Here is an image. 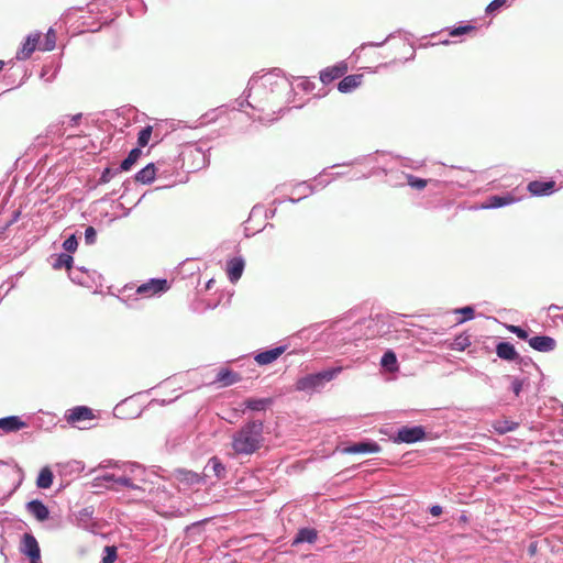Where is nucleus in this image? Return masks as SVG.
I'll return each instance as SVG.
<instances>
[{
  "instance_id": "nucleus-41",
  "label": "nucleus",
  "mask_w": 563,
  "mask_h": 563,
  "mask_svg": "<svg viewBox=\"0 0 563 563\" xmlns=\"http://www.w3.org/2000/svg\"><path fill=\"white\" fill-rule=\"evenodd\" d=\"M459 312L464 316L463 321L471 320L474 317V309L472 307H464L460 309Z\"/></svg>"
},
{
  "instance_id": "nucleus-39",
  "label": "nucleus",
  "mask_w": 563,
  "mask_h": 563,
  "mask_svg": "<svg viewBox=\"0 0 563 563\" xmlns=\"http://www.w3.org/2000/svg\"><path fill=\"white\" fill-rule=\"evenodd\" d=\"M97 232L93 227H88L85 231V241L87 244H93L96 242Z\"/></svg>"
},
{
  "instance_id": "nucleus-12",
  "label": "nucleus",
  "mask_w": 563,
  "mask_h": 563,
  "mask_svg": "<svg viewBox=\"0 0 563 563\" xmlns=\"http://www.w3.org/2000/svg\"><path fill=\"white\" fill-rule=\"evenodd\" d=\"M363 82V75L355 74L344 76L343 79L339 82L338 89L342 93H349L360 87Z\"/></svg>"
},
{
  "instance_id": "nucleus-19",
  "label": "nucleus",
  "mask_w": 563,
  "mask_h": 563,
  "mask_svg": "<svg viewBox=\"0 0 563 563\" xmlns=\"http://www.w3.org/2000/svg\"><path fill=\"white\" fill-rule=\"evenodd\" d=\"M26 427V423L16 416L0 419V429L4 432H14Z\"/></svg>"
},
{
  "instance_id": "nucleus-2",
  "label": "nucleus",
  "mask_w": 563,
  "mask_h": 563,
  "mask_svg": "<svg viewBox=\"0 0 563 563\" xmlns=\"http://www.w3.org/2000/svg\"><path fill=\"white\" fill-rule=\"evenodd\" d=\"M338 374V368L310 374L301 377L296 383L297 390H309L319 387L323 382L331 380Z\"/></svg>"
},
{
  "instance_id": "nucleus-37",
  "label": "nucleus",
  "mask_w": 563,
  "mask_h": 563,
  "mask_svg": "<svg viewBox=\"0 0 563 563\" xmlns=\"http://www.w3.org/2000/svg\"><path fill=\"white\" fill-rule=\"evenodd\" d=\"M473 30H475V26H473V25L459 26V27L452 29L450 31V35L451 36H460V35L466 34Z\"/></svg>"
},
{
  "instance_id": "nucleus-45",
  "label": "nucleus",
  "mask_w": 563,
  "mask_h": 563,
  "mask_svg": "<svg viewBox=\"0 0 563 563\" xmlns=\"http://www.w3.org/2000/svg\"><path fill=\"white\" fill-rule=\"evenodd\" d=\"M3 67H4V62L0 60V73L2 71Z\"/></svg>"
},
{
  "instance_id": "nucleus-14",
  "label": "nucleus",
  "mask_w": 563,
  "mask_h": 563,
  "mask_svg": "<svg viewBox=\"0 0 563 563\" xmlns=\"http://www.w3.org/2000/svg\"><path fill=\"white\" fill-rule=\"evenodd\" d=\"M285 351L286 346H277L268 351L260 352L256 354L255 361L260 365H267L276 361Z\"/></svg>"
},
{
  "instance_id": "nucleus-3",
  "label": "nucleus",
  "mask_w": 563,
  "mask_h": 563,
  "mask_svg": "<svg viewBox=\"0 0 563 563\" xmlns=\"http://www.w3.org/2000/svg\"><path fill=\"white\" fill-rule=\"evenodd\" d=\"M349 70L345 62H340L336 65L329 66L320 71V80L323 85H329L332 81L343 77Z\"/></svg>"
},
{
  "instance_id": "nucleus-42",
  "label": "nucleus",
  "mask_w": 563,
  "mask_h": 563,
  "mask_svg": "<svg viewBox=\"0 0 563 563\" xmlns=\"http://www.w3.org/2000/svg\"><path fill=\"white\" fill-rule=\"evenodd\" d=\"M113 177V172L111 168H106L101 176H100V181L106 184V183H109L111 180V178Z\"/></svg>"
},
{
  "instance_id": "nucleus-6",
  "label": "nucleus",
  "mask_w": 563,
  "mask_h": 563,
  "mask_svg": "<svg viewBox=\"0 0 563 563\" xmlns=\"http://www.w3.org/2000/svg\"><path fill=\"white\" fill-rule=\"evenodd\" d=\"M65 417L68 423L76 424L85 420H92L95 418V415L92 412V409H90L89 407L77 406L69 409Z\"/></svg>"
},
{
  "instance_id": "nucleus-34",
  "label": "nucleus",
  "mask_w": 563,
  "mask_h": 563,
  "mask_svg": "<svg viewBox=\"0 0 563 563\" xmlns=\"http://www.w3.org/2000/svg\"><path fill=\"white\" fill-rule=\"evenodd\" d=\"M471 345V341L468 336L460 335L454 340L453 346L459 351L465 350Z\"/></svg>"
},
{
  "instance_id": "nucleus-43",
  "label": "nucleus",
  "mask_w": 563,
  "mask_h": 563,
  "mask_svg": "<svg viewBox=\"0 0 563 563\" xmlns=\"http://www.w3.org/2000/svg\"><path fill=\"white\" fill-rule=\"evenodd\" d=\"M522 385H523L522 380H520L518 378L512 380L511 388H512V391H514V394L516 396H519V394H520V391L522 389Z\"/></svg>"
},
{
  "instance_id": "nucleus-30",
  "label": "nucleus",
  "mask_w": 563,
  "mask_h": 563,
  "mask_svg": "<svg viewBox=\"0 0 563 563\" xmlns=\"http://www.w3.org/2000/svg\"><path fill=\"white\" fill-rule=\"evenodd\" d=\"M56 46V32L53 29H49L45 34V38L40 46L41 51H53Z\"/></svg>"
},
{
  "instance_id": "nucleus-7",
  "label": "nucleus",
  "mask_w": 563,
  "mask_h": 563,
  "mask_svg": "<svg viewBox=\"0 0 563 563\" xmlns=\"http://www.w3.org/2000/svg\"><path fill=\"white\" fill-rule=\"evenodd\" d=\"M40 40L41 34L40 33H32L23 43L21 49L16 53V58L20 60H25L31 57L33 52L38 47L40 48Z\"/></svg>"
},
{
  "instance_id": "nucleus-31",
  "label": "nucleus",
  "mask_w": 563,
  "mask_h": 563,
  "mask_svg": "<svg viewBox=\"0 0 563 563\" xmlns=\"http://www.w3.org/2000/svg\"><path fill=\"white\" fill-rule=\"evenodd\" d=\"M406 179H407V184L413 188V189H417V190H422L426 188V186L428 185V183L430 180L428 179H423V178H418L411 174H406Z\"/></svg>"
},
{
  "instance_id": "nucleus-4",
  "label": "nucleus",
  "mask_w": 563,
  "mask_h": 563,
  "mask_svg": "<svg viewBox=\"0 0 563 563\" xmlns=\"http://www.w3.org/2000/svg\"><path fill=\"white\" fill-rule=\"evenodd\" d=\"M21 551L31 559V563H40L41 550L34 536L30 533L23 536Z\"/></svg>"
},
{
  "instance_id": "nucleus-40",
  "label": "nucleus",
  "mask_w": 563,
  "mask_h": 563,
  "mask_svg": "<svg viewBox=\"0 0 563 563\" xmlns=\"http://www.w3.org/2000/svg\"><path fill=\"white\" fill-rule=\"evenodd\" d=\"M507 0H493L486 8L487 13H493L505 5Z\"/></svg>"
},
{
  "instance_id": "nucleus-11",
  "label": "nucleus",
  "mask_w": 563,
  "mask_h": 563,
  "mask_svg": "<svg viewBox=\"0 0 563 563\" xmlns=\"http://www.w3.org/2000/svg\"><path fill=\"white\" fill-rule=\"evenodd\" d=\"M529 345L539 352H550L556 346V342L551 336L537 335L528 340Z\"/></svg>"
},
{
  "instance_id": "nucleus-20",
  "label": "nucleus",
  "mask_w": 563,
  "mask_h": 563,
  "mask_svg": "<svg viewBox=\"0 0 563 563\" xmlns=\"http://www.w3.org/2000/svg\"><path fill=\"white\" fill-rule=\"evenodd\" d=\"M175 478L181 483V484H185V485H197V484H200L202 482V477L192 472V471H187V470H178L176 471L175 473Z\"/></svg>"
},
{
  "instance_id": "nucleus-29",
  "label": "nucleus",
  "mask_w": 563,
  "mask_h": 563,
  "mask_svg": "<svg viewBox=\"0 0 563 563\" xmlns=\"http://www.w3.org/2000/svg\"><path fill=\"white\" fill-rule=\"evenodd\" d=\"M74 264L73 256L69 254L62 253L57 256L56 261L53 264L54 269L66 268L67 271L71 269Z\"/></svg>"
},
{
  "instance_id": "nucleus-15",
  "label": "nucleus",
  "mask_w": 563,
  "mask_h": 563,
  "mask_svg": "<svg viewBox=\"0 0 563 563\" xmlns=\"http://www.w3.org/2000/svg\"><path fill=\"white\" fill-rule=\"evenodd\" d=\"M26 509L38 521H45L49 517L48 508L41 500H31L30 503H27Z\"/></svg>"
},
{
  "instance_id": "nucleus-28",
  "label": "nucleus",
  "mask_w": 563,
  "mask_h": 563,
  "mask_svg": "<svg viewBox=\"0 0 563 563\" xmlns=\"http://www.w3.org/2000/svg\"><path fill=\"white\" fill-rule=\"evenodd\" d=\"M494 430L499 434H505L507 432H511L518 428V423L510 420H496L493 423Z\"/></svg>"
},
{
  "instance_id": "nucleus-18",
  "label": "nucleus",
  "mask_w": 563,
  "mask_h": 563,
  "mask_svg": "<svg viewBox=\"0 0 563 563\" xmlns=\"http://www.w3.org/2000/svg\"><path fill=\"white\" fill-rule=\"evenodd\" d=\"M242 377L240 374L229 368H221L217 374L216 383H219L221 386L227 387L235 383H239Z\"/></svg>"
},
{
  "instance_id": "nucleus-27",
  "label": "nucleus",
  "mask_w": 563,
  "mask_h": 563,
  "mask_svg": "<svg viewBox=\"0 0 563 563\" xmlns=\"http://www.w3.org/2000/svg\"><path fill=\"white\" fill-rule=\"evenodd\" d=\"M271 404H272L271 398H260V399L249 398V399L244 400L245 407L251 410H255V411L265 410Z\"/></svg>"
},
{
  "instance_id": "nucleus-1",
  "label": "nucleus",
  "mask_w": 563,
  "mask_h": 563,
  "mask_svg": "<svg viewBox=\"0 0 563 563\" xmlns=\"http://www.w3.org/2000/svg\"><path fill=\"white\" fill-rule=\"evenodd\" d=\"M264 424L260 420L245 423L232 435L231 446L235 455H251L263 444Z\"/></svg>"
},
{
  "instance_id": "nucleus-26",
  "label": "nucleus",
  "mask_w": 563,
  "mask_h": 563,
  "mask_svg": "<svg viewBox=\"0 0 563 563\" xmlns=\"http://www.w3.org/2000/svg\"><path fill=\"white\" fill-rule=\"evenodd\" d=\"M142 151L140 147L133 148L130 151L128 157L122 161L120 165V170L128 172L132 168V166L137 162L141 157Z\"/></svg>"
},
{
  "instance_id": "nucleus-9",
  "label": "nucleus",
  "mask_w": 563,
  "mask_h": 563,
  "mask_svg": "<svg viewBox=\"0 0 563 563\" xmlns=\"http://www.w3.org/2000/svg\"><path fill=\"white\" fill-rule=\"evenodd\" d=\"M380 446L373 441L357 442L343 449L346 454H366V453H378Z\"/></svg>"
},
{
  "instance_id": "nucleus-8",
  "label": "nucleus",
  "mask_w": 563,
  "mask_h": 563,
  "mask_svg": "<svg viewBox=\"0 0 563 563\" xmlns=\"http://www.w3.org/2000/svg\"><path fill=\"white\" fill-rule=\"evenodd\" d=\"M167 288L166 279H151L150 282L139 286L136 292L144 297H151L155 294L167 290Z\"/></svg>"
},
{
  "instance_id": "nucleus-38",
  "label": "nucleus",
  "mask_w": 563,
  "mask_h": 563,
  "mask_svg": "<svg viewBox=\"0 0 563 563\" xmlns=\"http://www.w3.org/2000/svg\"><path fill=\"white\" fill-rule=\"evenodd\" d=\"M507 329L522 340L528 339V332L518 325H508Z\"/></svg>"
},
{
  "instance_id": "nucleus-32",
  "label": "nucleus",
  "mask_w": 563,
  "mask_h": 563,
  "mask_svg": "<svg viewBox=\"0 0 563 563\" xmlns=\"http://www.w3.org/2000/svg\"><path fill=\"white\" fill-rule=\"evenodd\" d=\"M153 128L151 125L145 126L139 132L137 144L140 147H144L148 144Z\"/></svg>"
},
{
  "instance_id": "nucleus-13",
  "label": "nucleus",
  "mask_w": 563,
  "mask_h": 563,
  "mask_svg": "<svg viewBox=\"0 0 563 563\" xmlns=\"http://www.w3.org/2000/svg\"><path fill=\"white\" fill-rule=\"evenodd\" d=\"M516 201H518V199L510 194H507L505 196H490L486 199L482 207L484 209L500 208L504 206L511 205Z\"/></svg>"
},
{
  "instance_id": "nucleus-25",
  "label": "nucleus",
  "mask_w": 563,
  "mask_h": 563,
  "mask_svg": "<svg viewBox=\"0 0 563 563\" xmlns=\"http://www.w3.org/2000/svg\"><path fill=\"white\" fill-rule=\"evenodd\" d=\"M380 365L390 373L397 372L398 363H397L396 354L390 350L385 352L380 360Z\"/></svg>"
},
{
  "instance_id": "nucleus-33",
  "label": "nucleus",
  "mask_w": 563,
  "mask_h": 563,
  "mask_svg": "<svg viewBox=\"0 0 563 563\" xmlns=\"http://www.w3.org/2000/svg\"><path fill=\"white\" fill-rule=\"evenodd\" d=\"M209 465H211L217 477H223L225 468L218 457H211L209 461Z\"/></svg>"
},
{
  "instance_id": "nucleus-16",
  "label": "nucleus",
  "mask_w": 563,
  "mask_h": 563,
  "mask_svg": "<svg viewBox=\"0 0 563 563\" xmlns=\"http://www.w3.org/2000/svg\"><path fill=\"white\" fill-rule=\"evenodd\" d=\"M554 187H555V181H553V180H550V181L534 180V181L529 183L528 190L533 196H543V195L551 194L553 191Z\"/></svg>"
},
{
  "instance_id": "nucleus-44",
  "label": "nucleus",
  "mask_w": 563,
  "mask_h": 563,
  "mask_svg": "<svg viewBox=\"0 0 563 563\" xmlns=\"http://www.w3.org/2000/svg\"><path fill=\"white\" fill-rule=\"evenodd\" d=\"M430 514L434 517H438L442 514V507L439 505L432 506L430 508Z\"/></svg>"
},
{
  "instance_id": "nucleus-17",
  "label": "nucleus",
  "mask_w": 563,
  "mask_h": 563,
  "mask_svg": "<svg viewBox=\"0 0 563 563\" xmlns=\"http://www.w3.org/2000/svg\"><path fill=\"white\" fill-rule=\"evenodd\" d=\"M496 354L499 358L505 361H516L520 358L515 346L509 342H499L496 345Z\"/></svg>"
},
{
  "instance_id": "nucleus-22",
  "label": "nucleus",
  "mask_w": 563,
  "mask_h": 563,
  "mask_svg": "<svg viewBox=\"0 0 563 563\" xmlns=\"http://www.w3.org/2000/svg\"><path fill=\"white\" fill-rule=\"evenodd\" d=\"M318 533L314 529L311 528H302L298 531L296 538L292 541V545L308 542L313 543L317 540Z\"/></svg>"
},
{
  "instance_id": "nucleus-35",
  "label": "nucleus",
  "mask_w": 563,
  "mask_h": 563,
  "mask_svg": "<svg viewBox=\"0 0 563 563\" xmlns=\"http://www.w3.org/2000/svg\"><path fill=\"white\" fill-rule=\"evenodd\" d=\"M78 242L75 235H70L63 243V247L66 252L74 253L77 250Z\"/></svg>"
},
{
  "instance_id": "nucleus-5",
  "label": "nucleus",
  "mask_w": 563,
  "mask_h": 563,
  "mask_svg": "<svg viewBox=\"0 0 563 563\" xmlns=\"http://www.w3.org/2000/svg\"><path fill=\"white\" fill-rule=\"evenodd\" d=\"M426 438V432L422 427H402L397 432V441L405 443H415Z\"/></svg>"
},
{
  "instance_id": "nucleus-24",
  "label": "nucleus",
  "mask_w": 563,
  "mask_h": 563,
  "mask_svg": "<svg viewBox=\"0 0 563 563\" xmlns=\"http://www.w3.org/2000/svg\"><path fill=\"white\" fill-rule=\"evenodd\" d=\"M104 481H107V482L111 481L114 483V485L128 487V488H131V489L137 490V492H143L142 487L133 484L131 478H129L128 476L114 477V475H107V476H104Z\"/></svg>"
},
{
  "instance_id": "nucleus-21",
  "label": "nucleus",
  "mask_w": 563,
  "mask_h": 563,
  "mask_svg": "<svg viewBox=\"0 0 563 563\" xmlns=\"http://www.w3.org/2000/svg\"><path fill=\"white\" fill-rule=\"evenodd\" d=\"M155 176L156 167L153 163H151L135 174V181L143 185H148L155 180Z\"/></svg>"
},
{
  "instance_id": "nucleus-36",
  "label": "nucleus",
  "mask_w": 563,
  "mask_h": 563,
  "mask_svg": "<svg viewBox=\"0 0 563 563\" xmlns=\"http://www.w3.org/2000/svg\"><path fill=\"white\" fill-rule=\"evenodd\" d=\"M117 556V549L114 547H106V555L102 558V563H114Z\"/></svg>"
},
{
  "instance_id": "nucleus-23",
  "label": "nucleus",
  "mask_w": 563,
  "mask_h": 563,
  "mask_svg": "<svg viewBox=\"0 0 563 563\" xmlns=\"http://www.w3.org/2000/svg\"><path fill=\"white\" fill-rule=\"evenodd\" d=\"M54 475L48 466L43 467L36 479V486L38 488H49L53 484Z\"/></svg>"
},
{
  "instance_id": "nucleus-10",
  "label": "nucleus",
  "mask_w": 563,
  "mask_h": 563,
  "mask_svg": "<svg viewBox=\"0 0 563 563\" xmlns=\"http://www.w3.org/2000/svg\"><path fill=\"white\" fill-rule=\"evenodd\" d=\"M245 262L242 257H234L227 263V275L232 284H235L242 276Z\"/></svg>"
}]
</instances>
